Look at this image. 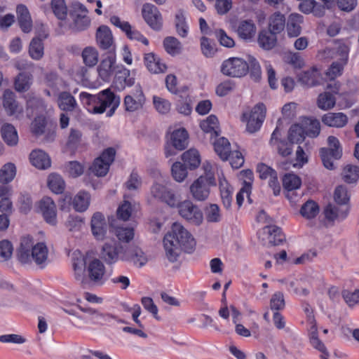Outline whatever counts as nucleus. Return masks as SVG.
Listing matches in <instances>:
<instances>
[{
    "label": "nucleus",
    "instance_id": "25",
    "mask_svg": "<svg viewBox=\"0 0 359 359\" xmlns=\"http://www.w3.org/2000/svg\"><path fill=\"white\" fill-rule=\"evenodd\" d=\"M322 122L332 128H341L348 123V116L342 112H329L322 116Z\"/></svg>",
    "mask_w": 359,
    "mask_h": 359
},
{
    "label": "nucleus",
    "instance_id": "38",
    "mask_svg": "<svg viewBox=\"0 0 359 359\" xmlns=\"http://www.w3.org/2000/svg\"><path fill=\"white\" fill-rule=\"evenodd\" d=\"M285 18L280 12H276L271 15L269 20V30L275 33H280L285 27Z\"/></svg>",
    "mask_w": 359,
    "mask_h": 359
},
{
    "label": "nucleus",
    "instance_id": "64",
    "mask_svg": "<svg viewBox=\"0 0 359 359\" xmlns=\"http://www.w3.org/2000/svg\"><path fill=\"white\" fill-rule=\"evenodd\" d=\"M334 198L338 205H348L350 197L346 188L343 185L337 187L334 194Z\"/></svg>",
    "mask_w": 359,
    "mask_h": 359
},
{
    "label": "nucleus",
    "instance_id": "30",
    "mask_svg": "<svg viewBox=\"0 0 359 359\" xmlns=\"http://www.w3.org/2000/svg\"><path fill=\"white\" fill-rule=\"evenodd\" d=\"M144 64L147 69L153 74L163 73L167 69L166 65L153 53H147L144 57Z\"/></svg>",
    "mask_w": 359,
    "mask_h": 359
},
{
    "label": "nucleus",
    "instance_id": "2",
    "mask_svg": "<svg viewBox=\"0 0 359 359\" xmlns=\"http://www.w3.org/2000/svg\"><path fill=\"white\" fill-rule=\"evenodd\" d=\"M80 99L87 110L92 114H102L107 107H110L107 116H111L120 104V97L116 96L109 89L101 91L97 95L86 92L80 94Z\"/></svg>",
    "mask_w": 359,
    "mask_h": 359
},
{
    "label": "nucleus",
    "instance_id": "29",
    "mask_svg": "<svg viewBox=\"0 0 359 359\" xmlns=\"http://www.w3.org/2000/svg\"><path fill=\"white\" fill-rule=\"evenodd\" d=\"M18 24L25 33H29L32 29V20L27 8L20 4L16 8Z\"/></svg>",
    "mask_w": 359,
    "mask_h": 359
},
{
    "label": "nucleus",
    "instance_id": "52",
    "mask_svg": "<svg viewBox=\"0 0 359 359\" xmlns=\"http://www.w3.org/2000/svg\"><path fill=\"white\" fill-rule=\"evenodd\" d=\"M301 184L300 177L293 173L285 174L283 178V186L288 191L299 189Z\"/></svg>",
    "mask_w": 359,
    "mask_h": 359
},
{
    "label": "nucleus",
    "instance_id": "41",
    "mask_svg": "<svg viewBox=\"0 0 359 359\" xmlns=\"http://www.w3.org/2000/svg\"><path fill=\"white\" fill-rule=\"evenodd\" d=\"M301 124L306 135L311 137H316L319 135L320 131V123L318 120L311 118H304Z\"/></svg>",
    "mask_w": 359,
    "mask_h": 359
},
{
    "label": "nucleus",
    "instance_id": "23",
    "mask_svg": "<svg viewBox=\"0 0 359 359\" xmlns=\"http://www.w3.org/2000/svg\"><path fill=\"white\" fill-rule=\"evenodd\" d=\"M41 211L46 222L51 225L57 223L56 205L49 197L43 198L40 203Z\"/></svg>",
    "mask_w": 359,
    "mask_h": 359
},
{
    "label": "nucleus",
    "instance_id": "54",
    "mask_svg": "<svg viewBox=\"0 0 359 359\" xmlns=\"http://www.w3.org/2000/svg\"><path fill=\"white\" fill-rule=\"evenodd\" d=\"M319 212L318 204L311 200L306 201L301 208V215L306 219H312L316 217Z\"/></svg>",
    "mask_w": 359,
    "mask_h": 359
},
{
    "label": "nucleus",
    "instance_id": "8",
    "mask_svg": "<svg viewBox=\"0 0 359 359\" xmlns=\"http://www.w3.org/2000/svg\"><path fill=\"white\" fill-rule=\"evenodd\" d=\"M146 103V96L140 84L135 86L123 100L126 111L135 112L142 110Z\"/></svg>",
    "mask_w": 359,
    "mask_h": 359
},
{
    "label": "nucleus",
    "instance_id": "45",
    "mask_svg": "<svg viewBox=\"0 0 359 359\" xmlns=\"http://www.w3.org/2000/svg\"><path fill=\"white\" fill-rule=\"evenodd\" d=\"M81 56L84 64L88 67H93L98 62L99 53L95 48L88 46L83 50Z\"/></svg>",
    "mask_w": 359,
    "mask_h": 359
},
{
    "label": "nucleus",
    "instance_id": "7",
    "mask_svg": "<svg viewBox=\"0 0 359 359\" xmlns=\"http://www.w3.org/2000/svg\"><path fill=\"white\" fill-rule=\"evenodd\" d=\"M221 72L223 74L228 76L234 78L243 77L248 72L247 61L238 57H230L222 62Z\"/></svg>",
    "mask_w": 359,
    "mask_h": 359
},
{
    "label": "nucleus",
    "instance_id": "26",
    "mask_svg": "<svg viewBox=\"0 0 359 359\" xmlns=\"http://www.w3.org/2000/svg\"><path fill=\"white\" fill-rule=\"evenodd\" d=\"M256 30L255 23L250 20H245L238 22L236 32L241 39L249 42L254 39Z\"/></svg>",
    "mask_w": 359,
    "mask_h": 359
},
{
    "label": "nucleus",
    "instance_id": "50",
    "mask_svg": "<svg viewBox=\"0 0 359 359\" xmlns=\"http://www.w3.org/2000/svg\"><path fill=\"white\" fill-rule=\"evenodd\" d=\"M90 203V196L87 192L81 191L74 198L72 204L78 212L85 211Z\"/></svg>",
    "mask_w": 359,
    "mask_h": 359
},
{
    "label": "nucleus",
    "instance_id": "4",
    "mask_svg": "<svg viewBox=\"0 0 359 359\" xmlns=\"http://www.w3.org/2000/svg\"><path fill=\"white\" fill-rule=\"evenodd\" d=\"M204 173L195 180L189 187V192L193 199L204 201L210 196L211 188L216 186V179L212 165L205 163L203 165Z\"/></svg>",
    "mask_w": 359,
    "mask_h": 359
},
{
    "label": "nucleus",
    "instance_id": "5",
    "mask_svg": "<svg viewBox=\"0 0 359 359\" xmlns=\"http://www.w3.org/2000/svg\"><path fill=\"white\" fill-rule=\"evenodd\" d=\"M180 196L172 189L160 183H154L149 191V201H161L166 203L170 207H177L180 201Z\"/></svg>",
    "mask_w": 359,
    "mask_h": 359
},
{
    "label": "nucleus",
    "instance_id": "17",
    "mask_svg": "<svg viewBox=\"0 0 359 359\" xmlns=\"http://www.w3.org/2000/svg\"><path fill=\"white\" fill-rule=\"evenodd\" d=\"M123 261L130 262L140 267L146 264L148 261L147 257L141 248L137 246H130L124 249L121 256Z\"/></svg>",
    "mask_w": 359,
    "mask_h": 359
},
{
    "label": "nucleus",
    "instance_id": "44",
    "mask_svg": "<svg viewBox=\"0 0 359 359\" xmlns=\"http://www.w3.org/2000/svg\"><path fill=\"white\" fill-rule=\"evenodd\" d=\"M16 175V167L12 163L4 164L0 169V182L7 184L12 182Z\"/></svg>",
    "mask_w": 359,
    "mask_h": 359
},
{
    "label": "nucleus",
    "instance_id": "59",
    "mask_svg": "<svg viewBox=\"0 0 359 359\" xmlns=\"http://www.w3.org/2000/svg\"><path fill=\"white\" fill-rule=\"evenodd\" d=\"M46 119L43 116H36L31 123V131L36 137L45 133Z\"/></svg>",
    "mask_w": 359,
    "mask_h": 359
},
{
    "label": "nucleus",
    "instance_id": "56",
    "mask_svg": "<svg viewBox=\"0 0 359 359\" xmlns=\"http://www.w3.org/2000/svg\"><path fill=\"white\" fill-rule=\"evenodd\" d=\"M128 197V194L124 195V201L123 202L119 205V207L117 209L116 213L118 218L120 219H122L123 221H127L129 219V218L131 217L133 209L131 203L126 200V198Z\"/></svg>",
    "mask_w": 359,
    "mask_h": 359
},
{
    "label": "nucleus",
    "instance_id": "51",
    "mask_svg": "<svg viewBox=\"0 0 359 359\" xmlns=\"http://www.w3.org/2000/svg\"><path fill=\"white\" fill-rule=\"evenodd\" d=\"M305 135L302 124H294L289 130L288 139L291 144H299L304 141Z\"/></svg>",
    "mask_w": 359,
    "mask_h": 359
},
{
    "label": "nucleus",
    "instance_id": "18",
    "mask_svg": "<svg viewBox=\"0 0 359 359\" xmlns=\"http://www.w3.org/2000/svg\"><path fill=\"white\" fill-rule=\"evenodd\" d=\"M73 268L74 271L75 279L80 283L83 287L88 284V279L85 273L86 259L79 252H74L72 257Z\"/></svg>",
    "mask_w": 359,
    "mask_h": 359
},
{
    "label": "nucleus",
    "instance_id": "63",
    "mask_svg": "<svg viewBox=\"0 0 359 359\" xmlns=\"http://www.w3.org/2000/svg\"><path fill=\"white\" fill-rule=\"evenodd\" d=\"M201 49L206 57H212L216 53L215 43L205 36L201 39Z\"/></svg>",
    "mask_w": 359,
    "mask_h": 359
},
{
    "label": "nucleus",
    "instance_id": "3",
    "mask_svg": "<svg viewBox=\"0 0 359 359\" xmlns=\"http://www.w3.org/2000/svg\"><path fill=\"white\" fill-rule=\"evenodd\" d=\"M17 256L23 264L34 262L40 268H44L48 262V249L44 243L34 244L31 237L25 236L21 239Z\"/></svg>",
    "mask_w": 359,
    "mask_h": 359
},
{
    "label": "nucleus",
    "instance_id": "24",
    "mask_svg": "<svg viewBox=\"0 0 359 359\" xmlns=\"http://www.w3.org/2000/svg\"><path fill=\"white\" fill-rule=\"evenodd\" d=\"M115 65L116 55L114 53H109V54L101 61L97 67L99 76L102 80L107 81L111 77L115 69Z\"/></svg>",
    "mask_w": 359,
    "mask_h": 359
},
{
    "label": "nucleus",
    "instance_id": "32",
    "mask_svg": "<svg viewBox=\"0 0 359 359\" xmlns=\"http://www.w3.org/2000/svg\"><path fill=\"white\" fill-rule=\"evenodd\" d=\"M29 159L34 167L41 170L47 169L51 165V161L48 154L40 149L32 151L29 155Z\"/></svg>",
    "mask_w": 359,
    "mask_h": 359
},
{
    "label": "nucleus",
    "instance_id": "34",
    "mask_svg": "<svg viewBox=\"0 0 359 359\" xmlns=\"http://www.w3.org/2000/svg\"><path fill=\"white\" fill-rule=\"evenodd\" d=\"M262 234L271 245H278L285 239L280 229L276 226L266 225L262 229Z\"/></svg>",
    "mask_w": 359,
    "mask_h": 359
},
{
    "label": "nucleus",
    "instance_id": "12",
    "mask_svg": "<svg viewBox=\"0 0 359 359\" xmlns=\"http://www.w3.org/2000/svg\"><path fill=\"white\" fill-rule=\"evenodd\" d=\"M142 14L147 24L154 30L159 31L163 26V18L158 8L151 4H144Z\"/></svg>",
    "mask_w": 359,
    "mask_h": 359
},
{
    "label": "nucleus",
    "instance_id": "47",
    "mask_svg": "<svg viewBox=\"0 0 359 359\" xmlns=\"http://www.w3.org/2000/svg\"><path fill=\"white\" fill-rule=\"evenodd\" d=\"M341 177L346 183H355L359 179V167L353 165H346L341 172Z\"/></svg>",
    "mask_w": 359,
    "mask_h": 359
},
{
    "label": "nucleus",
    "instance_id": "21",
    "mask_svg": "<svg viewBox=\"0 0 359 359\" xmlns=\"http://www.w3.org/2000/svg\"><path fill=\"white\" fill-rule=\"evenodd\" d=\"M3 105L7 113L19 118L22 115V107L15 100V95L9 90H5L3 97Z\"/></svg>",
    "mask_w": 359,
    "mask_h": 359
},
{
    "label": "nucleus",
    "instance_id": "31",
    "mask_svg": "<svg viewBox=\"0 0 359 359\" xmlns=\"http://www.w3.org/2000/svg\"><path fill=\"white\" fill-rule=\"evenodd\" d=\"M135 84V79L130 76V72L128 69L123 68L118 71L115 76L114 85L115 88L121 91L126 87H130Z\"/></svg>",
    "mask_w": 359,
    "mask_h": 359
},
{
    "label": "nucleus",
    "instance_id": "36",
    "mask_svg": "<svg viewBox=\"0 0 359 359\" xmlns=\"http://www.w3.org/2000/svg\"><path fill=\"white\" fill-rule=\"evenodd\" d=\"M258 43L261 48L264 50H271L277 43L276 34L271 32L263 30L261 31L258 36Z\"/></svg>",
    "mask_w": 359,
    "mask_h": 359
},
{
    "label": "nucleus",
    "instance_id": "20",
    "mask_svg": "<svg viewBox=\"0 0 359 359\" xmlns=\"http://www.w3.org/2000/svg\"><path fill=\"white\" fill-rule=\"evenodd\" d=\"M90 226L92 233L96 239L103 240L104 238L107 231V224L104 215L101 212H97L93 214L91 218Z\"/></svg>",
    "mask_w": 359,
    "mask_h": 359
},
{
    "label": "nucleus",
    "instance_id": "39",
    "mask_svg": "<svg viewBox=\"0 0 359 359\" xmlns=\"http://www.w3.org/2000/svg\"><path fill=\"white\" fill-rule=\"evenodd\" d=\"M1 137L4 142L10 146L15 145L18 142V136L15 127L10 123H5L1 129Z\"/></svg>",
    "mask_w": 359,
    "mask_h": 359
},
{
    "label": "nucleus",
    "instance_id": "58",
    "mask_svg": "<svg viewBox=\"0 0 359 359\" xmlns=\"http://www.w3.org/2000/svg\"><path fill=\"white\" fill-rule=\"evenodd\" d=\"M51 8L59 20H65L67 15V7L65 0H52Z\"/></svg>",
    "mask_w": 359,
    "mask_h": 359
},
{
    "label": "nucleus",
    "instance_id": "15",
    "mask_svg": "<svg viewBox=\"0 0 359 359\" xmlns=\"http://www.w3.org/2000/svg\"><path fill=\"white\" fill-rule=\"evenodd\" d=\"M265 114L266 107L264 104L259 103L255 106L247 123V130L249 133H255L260 128L265 118Z\"/></svg>",
    "mask_w": 359,
    "mask_h": 359
},
{
    "label": "nucleus",
    "instance_id": "10",
    "mask_svg": "<svg viewBox=\"0 0 359 359\" xmlns=\"http://www.w3.org/2000/svg\"><path fill=\"white\" fill-rule=\"evenodd\" d=\"M179 208L180 215L195 225H199L203 220V216L199 208L191 201L186 200L179 203L177 205Z\"/></svg>",
    "mask_w": 359,
    "mask_h": 359
},
{
    "label": "nucleus",
    "instance_id": "37",
    "mask_svg": "<svg viewBox=\"0 0 359 359\" xmlns=\"http://www.w3.org/2000/svg\"><path fill=\"white\" fill-rule=\"evenodd\" d=\"M202 130L206 133H211L212 136L217 137L220 130L219 121L216 116L210 115L200 123Z\"/></svg>",
    "mask_w": 359,
    "mask_h": 359
},
{
    "label": "nucleus",
    "instance_id": "19",
    "mask_svg": "<svg viewBox=\"0 0 359 359\" xmlns=\"http://www.w3.org/2000/svg\"><path fill=\"white\" fill-rule=\"evenodd\" d=\"M123 252V247L117 243H105L102 248L101 257L107 264H114L121 259Z\"/></svg>",
    "mask_w": 359,
    "mask_h": 359
},
{
    "label": "nucleus",
    "instance_id": "62",
    "mask_svg": "<svg viewBox=\"0 0 359 359\" xmlns=\"http://www.w3.org/2000/svg\"><path fill=\"white\" fill-rule=\"evenodd\" d=\"M171 171L174 180L178 182H183L187 176L186 165L180 162L173 163Z\"/></svg>",
    "mask_w": 359,
    "mask_h": 359
},
{
    "label": "nucleus",
    "instance_id": "61",
    "mask_svg": "<svg viewBox=\"0 0 359 359\" xmlns=\"http://www.w3.org/2000/svg\"><path fill=\"white\" fill-rule=\"evenodd\" d=\"M247 65L248 66V72L250 76L255 81H258L261 77V67L259 63L255 57L249 55L248 57Z\"/></svg>",
    "mask_w": 359,
    "mask_h": 359
},
{
    "label": "nucleus",
    "instance_id": "6",
    "mask_svg": "<svg viewBox=\"0 0 359 359\" xmlns=\"http://www.w3.org/2000/svg\"><path fill=\"white\" fill-rule=\"evenodd\" d=\"M327 148H321L320 157L324 166L329 169L334 168V161L339 159L342 156V148L339 140L334 136L327 138Z\"/></svg>",
    "mask_w": 359,
    "mask_h": 359
},
{
    "label": "nucleus",
    "instance_id": "57",
    "mask_svg": "<svg viewBox=\"0 0 359 359\" xmlns=\"http://www.w3.org/2000/svg\"><path fill=\"white\" fill-rule=\"evenodd\" d=\"M42 100L36 97H30L27 102V115L29 118L37 112L43 111Z\"/></svg>",
    "mask_w": 359,
    "mask_h": 359
},
{
    "label": "nucleus",
    "instance_id": "22",
    "mask_svg": "<svg viewBox=\"0 0 359 359\" xmlns=\"http://www.w3.org/2000/svg\"><path fill=\"white\" fill-rule=\"evenodd\" d=\"M88 278L95 283H102L105 273V267L98 259H93L87 266Z\"/></svg>",
    "mask_w": 359,
    "mask_h": 359
},
{
    "label": "nucleus",
    "instance_id": "28",
    "mask_svg": "<svg viewBox=\"0 0 359 359\" xmlns=\"http://www.w3.org/2000/svg\"><path fill=\"white\" fill-rule=\"evenodd\" d=\"M348 210V205L337 204V205H335L328 204L324 210V213L328 220H342L346 217Z\"/></svg>",
    "mask_w": 359,
    "mask_h": 359
},
{
    "label": "nucleus",
    "instance_id": "60",
    "mask_svg": "<svg viewBox=\"0 0 359 359\" xmlns=\"http://www.w3.org/2000/svg\"><path fill=\"white\" fill-rule=\"evenodd\" d=\"M65 171L72 177H77L83 173L84 168L79 162L74 161L67 162L64 166Z\"/></svg>",
    "mask_w": 359,
    "mask_h": 359
},
{
    "label": "nucleus",
    "instance_id": "53",
    "mask_svg": "<svg viewBox=\"0 0 359 359\" xmlns=\"http://www.w3.org/2000/svg\"><path fill=\"white\" fill-rule=\"evenodd\" d=\"M163 46L165 51L171 55L179 54L182 50L181 43L173 36L166 37L163 40Z\"/></svg>",
    "mask_w": 359,
    "mask_h": 359
},
{
    "label": "nucleus",
    "instance_id": "40",
    "mask_svg": "<svg viewBox=\"0 0 359 359\" xmlns=\"http://www.w3.org/2000/svg\"><path fill=\"white\" fill-rule=\"evenodd\" d=\"M32 76L29 74L20 73L14 81V87L15 90L20 93L27 91L32 84Z\"/></svg>",
    "mask_w": 359,
    "mask_h": 359
},
{
    "label": "nucleus",
    "instance_id": "55",
    "mask_svg": "<svg viewBox=\"0 0 359 359\" xmlns=\"http://www.w3.org/2000/svg\"><path fill=\"white\" fill-rule=\"evenodd\" d=\"M317 103L320 109L329 110L334 107L336 99L330 93H324L319 95Z\"/></svg>",
    "mask_w": 359,
    "mask_h": 359
},
{
    "label": "nucleus",
    "instance_id": "43",
    "mask_svg": "<svg viewBox=\"0 0 359 359\" xmlns=\"http://www.w3.org/2000/svg\"><path fill=\"white\" fill-rule=\"evenodd\" d=\"M182 158L184 164L190 169L197 168L201 163V156L198 151L195 149H190L183 153Z\"/></svg>",
    "mask_w": 359,
    "mask_h": 359
},
{
    "label": "nucleus",
    "instance_id": "33",
    "mask_svg": "<svg viewBox=\"0 0 359 359\" xmlns=\"http://www.w3.org/2000/svg\"><path fill=\"white\" fill-rule=\"evenodd\" d=\"M320 73L316 67H311L298 75V81L301 85L312 87L318 84Z\"/></svg>",
    "mask_w": 359,
    "mask_h": 359
},
{
    "label": "nucleus",
    "instance_id": "1",
    "mask_svg": "<svg viewBox=\"0 0 359 359\" xmlns=\"http://www.w3.org/2000/svg\"><path fill=\"white\" fill-rule=\"evenodd\" d=\"M196 242L192 235L180 223H174L163 238L165 257L170 262L177 260L182 251L190 253Z\"/></svg>",
    "mask_w": 359,
    "mask_h": 359
},
{
    "label": "nucleus",
    "instance_id": "46",
    "mask_svg": "<svg viewBox=\"0 0 359 359\" xmlns=\"http://www.w3.org/2000/svg\"><path fill=\"white\" fill-rule=\"evenodd\" d=\"M43 43L42 39L39 37L32 39L29 47V54L30 57L35 60H40L43 55Z\"/></svg>",
    "mask_w": 359,
    "mask_h": 359
},
{
    "label": "nucleus",
    "instance_id": "11",
    "mask_svg": "<svg viewBox=\"0 0 359 359\" xmlns=\"http://www.w3.org/2000/svg\"><path fill=\"white\" fill-rule=\"evenodd\" d=\"M70 16L73 20L71 28L74 32L85 30L90 25V20L87 16V10L80 4L73 5V11L70 12Z\"/></svg>",
    "mask_w": 359,
    "mask_h": 359
},
{
    "label": "nucleus",
    "instance_id": "35",
    "mask_svg": "<svg viewBox=\"0 0 359 359\" xmlns=\"http://www.w3.org/2000/svg\"><path fill=\"white\" fill-rule=\"evenodd\" d=\"M188 133L184 128L174 130L170 137L172 147L177 150H184L188 146Z\"/></svg>",
    "mask_w": 359,
    "mask_h": 359
},
{
    "label": "nucleus",
    "instance_id": "48",
    "mask_svg": "<svg viewBox=\"0 0 359 359\" xmlns=\"http://www.w3.org/2000/svg\"><path fill=\"white\" fill-rule=\"evenodd\" d=\"M48 186L53 192L58 194L64 191L65 183L60 175L52 173L48 176Z\"/></svg>",
    "mask_w": 359,
    "mask_h": 359
},
{
    "label": "nucleus",
    "instance_id": "14",
    "mask_svg": "<svg viewBox=\"0 0 359 359\" xmlns=\"http://www.w3.org/2000/svg\"><path fill=\"white\" fill-rule=\"evenodd\" d=\"M96 42L100 48L114 53L115 44L110 29L106 25L99 27L96 32Z\"/></svg>",
    "mask_w": 359,
    "mask_h": 359
},
{
    "label": "nucleus",
    "instance_id": "49",
    "mask_svg": "<svg viewBox=\"0 0 359 359\" xmlns=\"http://www.w3.org/2000/svg\"><path fill=\"white\" fill-rule=\"evenodd\" d=\"M58 106L63 111H72L76 103L74 97L67 92H62L58 97Z\"/></svg>",
    "mask_w": 359,
    "mask_h": 359
},
{
    "label": "nucleus",
    "instance_id": "9",
    "mask_svg": "<svg viewBox=\"0 0 359 359\" xmlns=\"http://www.w3.org/2000/svg\"><path fill=\"white\" fill-rule=\"evenodd\" d=\"M115 155L116 151L114 148L109 147L105 149L100 156L95 159L90 168V171L96 176H105L114 160Z\"/></svg>",
    "mask_w": 359,
    "mask_h": 359
},
{
    "label": "nucleus",
    "instance_id": "16",
    "mask_svg": "<svg viewBox=\"0 0 359 359\" xmlns=\"http://www.w3.org/2000/svg\"><path fill=\"white\" fill-rule=\"evenodd\" d=\"M257 171L262 180L269 179V185L272 188L273 194L278 196L280 193V186L278 180L277 172L275 170L264 163L257 165Z\"/></svg>",
    "mask_w": 359,
    "mask_h": 359
},
{
    "label": "nucleus",
    "instance_id": "13",
    "mask_svg": "<svg viewBox=\"0 0 359 359\" xmlns=\"http://www.w3.org/2000/svg\"><path fill=\"white\" fill-rule=\"evenodd\" d=\"M110 22L116 27L121 29L130 40L140 41L144 45L149 44V41L138 30L132 27L128 22L121 20L117 16H112Z\"/></svg>",
    "mask_w": 359,
    "mask_h": 359
},
{
    "label": "nucleus",
    "instance_id": "42",
    "mask_svg": "<svg viewBox=\"0 0 359 359\" xmlns=\"http://www.w3.org/2000/svg\"><path fill=\"white\" fill-rule=\"evenodd\" d=\"M217 154L223 161L228 159L231 151L230 143L225 137H220L213 143Z\"/></svg>",
    "mask_w": 359,
    "mask_h": 359
},
{
    "label": "nucleus",
    "instance_id": "27",
    "mask_svg": "<svg viewBox=\"0 0 359 359\" xmlns=\"http://www.w3.org/2000/svg\"><path fill=\"white\" fill-rule=\"evenodd\" d=\"M303 16L298 13L289 15L285 23L287 36L290 38L297 37L302 32Z\"/></svg>",
    "mask_w": 359,
    "mask_h": 359
}]
</instances>
